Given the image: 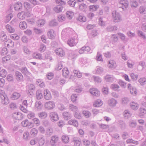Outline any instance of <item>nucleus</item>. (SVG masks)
Returning <instances> with one entry per match:
<instances>
[{
	"mask_svg": "<svg viewBox=\"0 0 146 146\" xmlns=\"http://www.w3.org/2000/svg\"><path fill=\"white\" fill-rule=\"evenodd\" d=\"M112 17L114 19V22H118L121 20V17L119 13L116 11H113L112 12Z\"/></svg>",
	"mask_w": 146,
	"mask_h": 146,
	"instance_id": "nucleus-2",
	"label": "nucleus"
},
{
	"mask_svg": "<svg viewBox=\"0 0 146 146\" xmlns=\"http://www.w3.org/2000/svg\"><path fill=\"white\" fill-rule=\"evenodd\" d=\"M61 139L62 142L65 143H68L69 141V137L66 135H63L61 137Z\"/></svg>",
	"mask_w": 146,
	"mask_h": 146,
	"instance_id": "nucleus-29",
	"label": "nucleus"
},
{
	"mask_svg": "<svg viewBox=\"0 0 146 146\" xmlns=\"http://www.w3.org/2000/svg\"><path fill=\"white\" fill-rule=\"evenodd\" d=\"M117 103V101L114 98L110 99L108 102V105L112 107H115Z\"/></svg>",
	"mask_w": 146,
	"mask_h": 146,
	"instance_id": "nucleus-11",
	"label": "nucleus"
},
{
	"mask_svg": "<svg viewBox=\"0 0 146 146\" xmlns=\"http://www.w3.org/2000/svg\"><path fill=\"white\" fill-rule=\"evenodd\" d=\"M33 57L35 58L38 59H42V57L40 54L35 53L33 54Z\"/></svg>",
	"mask_w": 146,
	"mask_h": 146,
	"instance_id": "nucleus-42",
	"label": "nucleus"
},
{
	"mask_svg": "<svg viewBox=\"0 0 146 146\" xmlns=\"http://www.w3.org/2000/svg\"><path fill=\"white\" fill-rule=\"evenodd\" d=\"M47 35L48 37L51 39L54 38L55 36V34L54 31L51 29L49 30L47 33Z\"/></svg>",
	"mask_w": 146,
	"mask_h": 146,
	"instance_id": "nucleus-21",
	"label": "nucleus"
},
{
	"mask_svg": "<svg viewBox=\"0 0 146 146\" xmlns=\"http://www.w3.org/2000/svg\"><path fill=\"white\" fill-rule=\"evenodd\" d=\"M19 27L22 29H26L27 27L26 23L25 21L21 22L19 24Z\"/></svg>",
	"mask_w": 146,
	"mask_h": 146,
	"instance_id": "nucleus-38",
	"label": "nucleus"
},
{
	"mask_svg": "<svg viewBox=\"0 0 146 146\" xmlns=\"http://www.w3.org/2000/svg\"><path fill=\"white\" fill-rule=\"evenodd\" d=\"M69 124L72 125L75 127H77L78 125V123L77 121L74 119H71L68 121Z\"/></svg>",
	"mask_w": 146,
	"mask_h": 146,
	"instance_id": "nucleus-30",
	"label": "nucleus"
},
{
	"mask_svg": "<svg viewBox=\"0 0 146 146\" xmlns=\"http://www.w3.org/2000/svg\"><path fill=\"white\" fill-rule=\"evenodd\" d=\"M103 71V69L102 67L98 66L96 69V74H100L102 73Z\"/></svg>",
	"mask_w": 146,
	"mask_h": 146,
	"instance_id": "nucleus-51",
	"label": "nucleus"
},
{
	"mask_svg": "<svg viewBox=\"0 0 146 146\" xmlns=\"http://www.w3.org/2000/svg\"><path fill=\"white\" fill-rule=\"evenodd\" d=\"M7 36L4 33H2L0 36V40L1 41L3 42L7 41Z\"/></svg>",
	"mask_w": 146,
	"mask_h": 146,
	"instance_id": "nucleus-41",
	"label": "nucleus"
},
{
	"mask_svg": "<svg viewBox=\"0 0 146 146\" xmlns=\"http://www.w3.org/2000/svg\"><path fill=\"white\" fill-rule=\"evenodd\" d=\"M115 64V62L114 61L111 60L109 61L108 67L110 68H112L114 67Z\"/></svg>",
	"mask_w": 146,
	"mask_h": 146,
	"instance_id": "nucleus-53",
	"label": "nucleus"
},
{
	"mask_svg": "<svg viewBox=\"0 0 146 146\" xmlns=\"http://www.w3.org/2000/svg\"><path fill=\"white\" fill-rule=\"evenodd\" d=\"M34 125L33 123L29 121L28 120L26 125V127H27L28 128L30 129L33 127Z\"/></svg>",
	"mask_w": 146,
	"mask_h": 146,
	"instance_id": "nucleus-61",
	"label": "nucleus"
},
{
	"mask_svg": "<svg viewBox=\"0 0 146 146\" xmlns=\"http://www.w3.org/2000/svg\"><path fill=\"white\" fill-rule=\"evenodd\" d=\"M129 125L131 128H134L137 125V123L134 120H131L129 123Z\"/></svg>",
	"mask_w": 146,
	"mask_h": 146,
	"instance_id": "nucleus-40",
	"label": "nucleus"
},
{
	"mask_svg": "<svg viewBox=\"0 0 146 146\" xmlns=\"http://www.w3.org/2000/svg\"><path fill=\"white\" fill-rule=\"evenodd\" d=\"M53 130L51 128H48L47 130L46 135L47 136H50L53 133Z\"/></svg>",
	"mask_w": 146,
	"mask_h": 146,
	"instance_id": "nucleus-63",
	"label": "nucleus"
},
{
	"mask_svg": "<svg viewBox=\"0 0 146 146\" xmlns=\"http://www.w3.org/2000/svg\"><path fill=\"white\" fill-rule=\"evenodd\" d=\"M138 81L141 85H143L146 84V78H141Z\"/></svg>",
	"mask_w": 146,
	"mask_h": 146,
	"instance_id": "nucleus-57",
	"label": "nucleus"
},
{
	"mask_svg": "<svg viewBox=\"0 0 146 146\" xmlns=\"http://www.w3.org/2000/svg\"><path fill=\"white\" fill-rule=\"evenodd\" d=\"M139 113L140 115H143L146 114V109L145 108L141 107L139 109Z\"/></svg>",
	"mask_w": 146,
	"mask_h": 146,
	"instance_id": "nucleus-64",
	"label": "nucleus"
},
{
	"mask_svg": "<svg viewBox=\"0 0 146 146\" xmlns=\"http://www.w3.org/2000/svg\"><path fill=\"white\" fill-rule=\"evenodd\" d=\"M82 113L86 118H88L91 115V113L88 111H83Z\"/></svg>",
	"mask_w": 146,
	"mask_h": 146,
	"instance_id": "nucleus-49",
	"label": "nucleus"
},
{
	"mask_svg": "<svg viewBox=\"0 0 146 146\" xmlns=\"http://www.w3.org/2000/svg\"><path fill=\"white\" fill-rule=\"evenodd\" d=\"M35 106L37 110H40L42 108V105L40 102H36L35 103Z\"/></svg>",
	"mask_w": 146,
	"mask_h": 146,
	"instance_id": "nucleus-44",
	"label": "nucleus"
},
{
	"mask_svg": "<svg viewBox=\"0 0 146 146\" xmlns=\"http://www.w3.org/2000/svg\"><path fill=\"white\" fill-rule=\"evenodd\" d=\"M55 52L57 55L62 57L65 55V52L62 48H57L55 50Z\"/></svg>",
	"mask_w": 146,
	"mask_h": 146,
	"instance_id": "nucleus-12",
	"label": "nucleus"
},
{
	"mask_svg": "<svg viewBox=\"0 0 146 146\" xmlns=\"http://www.w3.org/2000/svg\"><path fill=\"white\" fill-rule=\"evenodd\" d=\"M4 45L6 47H13L14 46V42L11 40L9 39L5 42Z\"/></svg>",
	"mask_w": 146,
	"mask_h": 146,
	"instance_id": "nucleus-16",
	"label": "nucleus"
},
{
	"mask_svg": "<svg viewBox=\"0 0 146 146\" xmlns=\"http://www.w3.org/2000/svg\"><path fill=\"white\" fill-rule=\"evenodd\" d=\"M118 124L119 127L121 130H123L125 129L126 127V124L124 121L121 120H119L118 121Z\"/></svg>",
	"mask_w": 146,
	"mask_h": 146,
	"instance_id": "nucleus-22",
	"label": "nucleus"
},
{
	"mask_svg": "<svg viewBox=\"0 0 146 146\" xmlns=\"http://www.w3.org/2000/svg\"><path fill=\"white\" fill-rule=\"evenodd\" d=\"M63 8V7L61 5H57L54 8V10L56 12L59 13L62 11Z\"/></svg>",
	"mask_w": 146,
	"mask_h": 146,
	"instance_id": "nucleus-39",
	"label": "nucleus"
},
{
	"mask_svg": "<svg viewBox=\"0 0 146 146\" xmlns=\"http://www.w3.org/2000/svg\"><path fill=\"white\" fill-rule=\"evenodd\" d=\"M1 99V102L2 104L6 105L9 103V100L6 94L0 98Z\"/></svg>",
	"mask_w": 146,
	"mask_h": 146,
	"instance_id": "nucleus-6",
	"label": "nucleus"
},
{
	"mask_svg": "<svg viewBox=\"0 0 146 146\" xmlns=\"http://www.w3.org/2000/svg\"><path fill=\"white\" fill-rule=\"evenodd\" d=\"M117 27L115 26H109L106 28L107 31L109 32L115 31L117 30Z\"/></svg>",
	"mask_w": 146,
	"mask_h": 146,
	"instance_id": "nucleus-36",
	"label": "nucleus"
},
{
	"mask_svg": "<svg viewBox=\"0 0 146 146\" xmlns=\"http://www.w3.org/2000/svg\"><path fill=\"white\" fill-rule=\"evenodd\" d=\"M20 70L26 76L30 75L31 73L28 71L27 68L26 67H23L20 68Z\"/></svg>",
	"mask_w": 146,
	"mask_h": 146,
	"instance_id": "nucleus-18",
	"label": "nucleus"
},
{
	"mask_svg": "<svg viewBox=\"0 0 146 146\" xmlns=\"http://www.w3.org/2000/svg\"><path fill=\"white\" fill-rule=\"evenodd\" d=\"M13 17L12 13H10L7 15L6 17V19L4 20V22L7 23Z\"/></svg>",
	"mask_w": 146,
	"mask_h": 146,
	"instance_id": "nucleus-48",
	"label": "nucleus"
},
{
	"mask_svg": "<svg viewBox=\"0 0 146 146\" xmlns=\"http://www.w3.org/2000/svg\"><path fill=\"white\" fill-rule=\"evenodd\" d=\"M25 13V12L24 11L19 13L17 15L18 17L21 19H24L25 17V15H24Z\"/></svg>",
	"mask_w": 146,
	"mask_h": 146,
	"instance_id": "nucleus-54",
	"label": "nucleus"
},
{
	"mask_svg": "<svg viewBox=\"0 0 146 146\" xmlns=\"http://www.w3.org/2000/svg\"><path fill=\"white\" fill-rule=\"evenodd\" d=\"M130 4L131 7L133 8L137 7L138 5L137 2L135 0H131Z\"/></svg>",
	"mask_w": 146,
	"mask_h": 146,
	"instance_id": "nucleus-45",
	"label": "nucleus"
},
{
	"mask_svg": "<svg viewBox=\"0 0 146 146\" xmlns=\"http://www.w3.org/2000/svg\"><path fill=\"white\" fill-rule=\"evenodd\" d=\"M93 78L94 81L95 82L101 83L102 81L101 78L99 76H93Z\"/></svg>",
	"mask_w": 146,
	"mask_h": 146,
	"instance_id": "nucleus-55",
	"label": "nucleus"
},
{
	"mask_svg": "<svg viewBox=\"0 0 146 146\" xmlns=\"http://www.w3.org/2000/svg\"><path fill=\"white\" fill-rule=\"evenodd\" d=\"M5 28L10 33H13L15 31V29L9 24L5 26Z\"/></svg>",
	"mask_w": 146,
	"mask_h": 146,
	"instance_id": "nucleus-28",
	"label": "nucleus"
},
{
	"mask_svg": "<svg viewBox=\"0 0 146 146\" xmlns=\"http://www.w3.org/2000/svg\"><path fill=\"white\" fill-rule=\"evenodd\" d=\"M45 23V21L43 19L39 20L37 21L36 23L37 26L39 27H42Z\"/></svg>",
	"mask_w": 146,
	"mask_h": 146,
	"instance_id": "nucleus-52",
	"label": "nucleus"
},
{
	"mask_svg": "<svg viewBox=\"0 0 146 146\" xmlns=\"http://www.w3.org/2000/svg\"><path fill=\"white\" fill-rule=\"evenodd\" d=\"M33 122L36 126H38L40 124V122L38 119L35 118L32 119Z\"/></svg>",
	"mask_w": 146,
	"mask_h": 146,
	"instance_id": "nucleus-62",
	"label": "nucleus"
},
{
	"mask_svg": "<svg viewBox=\"0 0 146 146\" xmlns=\"http://www.w3.org/2000/svg\"><path fill=\"white\" fill-rule=\"evenodd\" d=\"M98 5H93L89 7V10L91 11H96L98 8Z\"/></svg>",
	"mask_w": 146,
	"mask_h": 146,
	"instance_id": "nucleus-50",
	"label": "nucleus"
},
{
	"mask_svg": "<svg viewBox=\"0 0 146 146\" xmlns=\"http://www.w3.org/2000/svg\"><path fill=\"white\" fill-rule=\"evenodd\" d=\"M63 118L66 120L70 119L71 117V114L66 111H65L63 113Z\"/></svg>",
	"mask_w": 146,
	"mask_h": 146,
	"instance_id": "nucleus-24",
	"label": "nucleus"
},
{
	"mask_svg": "<svg viewBox=\"0 0 146 146\" xmlns=\"http://www.w3.org/2000/svg\"><path fill=\"white\" fill-rule=\"evenodd\" d=\"M62 75L65 77H66L69 74V72L68 69L66 68H64L62 70Z\"/></svg>",
	"mask_w": 146,
	"mask_h": 146,
	"instance_id": "nucleus-37",
	"label": "nucleus"
},
{
	"mask_svg": "<svg viewBox=\"0 0 146 146\" xmlns=\"http://www.w3.org/2000/svg\"><path fill=\"white\" fill-rule=\"evenodd\" d=\"M38 116L40 118L44 119L47 117V114L46 112L42 111L38 113Z\"/></svg>",
	"mask_w": 146,
	"mask_h": 146,
	"instance_id": "nucleus-27",
	"label": "nucleus"
},
{
	"mask_svg": "<svg viewBox=\"0 0 146 146\" xmlns=\"http://www.w3.org/2000/svg\"><path fill=\"white\" fill-rule=\"evenodd\" d=\"M81 139L77 137H74L73 139V142L74 143V146H80L81 144Z\"/></svg>",
	"mask_w": 146,
	"mask_h": 146,
	"instance_id": "nucleus-19",
	"label": "nucleus"
},
{
	"mask_svg": "<svg viewBox=\"0 0 146 146\" xmlns=\"http://www.w3.org/2000/svg\"><path fill=\"white\" fill-rule=\"evenodd\" d=\"M103 104L102 101L100 100H96L93 104L94 107H99L101 106Z\"/></svg>",
	"mask_w": 146,
	"mask_h": 146,
	"instance_id": "nucleus-31",
	"label": "nucleus"
},
{
	"mask_svg": "<svg viewBox=\"0 0 146 146\" xmlns=\"http://www.w3.org/2000/svg\"><path fill=\"white\" fill-rule=\"evenodd\" d=\"M130 76L133 81H135L137 79L138 75L134 73H131L130 74Z\"/></svg>",
	"mask_w": 146,
	"mask_h": 146,
	"instance_id": "nucleus-60",
	"label": "nucleus"
},
{
	"mask_svg": "<svg viewBox=\"0 0 146 146\" xmlns=\"http://www.w3.org/2000/svg\"><path fill=\"white\" fill-rule=\"evenodd\" d=\"M36 98L38 100L41 99L43 97L42 91L40 90H38L36 92Z\"/></svg>",
	"mask_w": 146,
	"mask_h": 146,
	"instance_id": "nucleus-23",
	"label": "nucleus"
},
{
	"mask_svg": "<svg viewBox=\"0 0 146 146\" xmlns=\"http://www.w3.org/2000/svg\"><path fill=\"white\" fill-rule=\"evenodd\" d=\"M130 104L131 109L134 110H137L139 106V105L138 104L134 102H131Z\"/></svg>",
	"mask_w": 146,
	"mask_h": 146,
	"instance_id": "nucleus-15",
	"label": "nucleus"
},
{
	"mask_svg": "<svg viewBox=\"0 0 146 146\" xmlns=\"http://www.w3.org/2000/svg\"><path fill=\"white\" fill-rule=\"evenodd\" d=\"M111 39L112 40V43L114 44L117 42L118 38L115 35H113L111 37Z\"/></svg>",
	"mask_w": 146,
	"mask_h": 146,
	"instance_id": "nucleus-58",
	"label": "nucleus"
},
{
	"mask_svg": "<svg viewBox=\"0 0 146 146\" xmlns=\"http://www.w3.org/2000/svg\"><path fill=\"white\" fill-rule=\"evenodd\" d=\"M105 79L106 82H112L114 80V77L112 75H107L106 76Z\"/></svg>",
	"mask_w": 146,
	"mask_h": 146,
	"instance_id": "nucleus-25",
	"label": "nucleus"
},
{
	"mask_svg": "<svg viewBox=\"0 0 146 146\" xmlns=\"http://www.w3.org/2000/svg\"><path fill=\"white\" fill-rule=\"evenodd\" d=\"M90 92L91 94L96 96H98L100 94V91L97 89L94 88L90 89Z\"/></svg>",
	"mask_w": 146,
	"mask_h": 146,
	"instance_id": "nucleus-10",
	"label": "nucleus"
},
{
	"mask_svg": "<svg viewBox=\"0 0 146 146\" xmlns=\"http://www.w3.org/2000/svg\"><path fill=\"white\" fill-rule=\"evenodd\" d=\"M38 132V131L37 129L35 128H33L31 129L30 133L32 136L35 137L36 135Z\"/></svg>",
	"mask_w": 146,
	"mask_h": 146,
	"instance_id": "nucleus-47",
	"label": "nucleus"
},
{
	"mask_svg": "<svg viewBox=\"0 0 146 146\" xmlns=\"http://www.w3.org/2000/svg\"><path fill=\"white\" fill-rule=\"evenodd\" d=\"M44 98L46 100H49L51 98V95L50 92L47 89L44 90Z\"/></svg>",
	"mask_w": 146,
	"mask_h": 146,
	"instance_id": "nucleus-8",
	"label": "nucleus"
},
{
	"mask_svg": "<svg viewBox=\"0 0 146 146\" xmlns=\"http://www.w3.org/2000/svg\"><path fill=\"white\" fill-rule=\"evenodd\" d=\"M59 139L58 136L57 135L52 136L51 138L50 143L52 146H55L56 143L58 142Z\"/></svg>",
	"mask_w": 146,
	"mask_h": 146,
	"instance_id": "nucleus-5",
	"label": "nucleus"
},
{
	"mask_svg": "<svg viewBox=\"0 0 146 146\" xmlns=\"http://www.w3.org/2000/svg\"><path fill=\"white\" fill-rule=\"evenodd\" d=\"M49 117L51 121L55 122L59 119V117L57 113L56 112H52L49 113Z\"/></svg>",
	"mask_w": 146,
	"mask_h": 146,
	"instance_id": "nucleus-1",
	"label": "nucleus"
},
{
	"mask_svg": "<svg viewBox=\"0 0 146 146\" xmlns=\"http://www.w3.org/2000/svg\"><path fill=\"white\" fill-rule=\"evenodd\" d=\"M23 5L22 3L20 2H17L14 5V8L16 11H19L22 9Z\"/></svg>",
	"mask_w": 146,
	"mask_h": 146,
	"instance_id": "nucleus-17",
	"label": "nucleus"
},
{
	"mask_svg": "<svg viewBox=\"0 0 146 146\" xmlns=\"http://www.w3.org/2000/svg\"><path fill=\"white\" fill-rule=\"evenodd\" d=\"M15 75L16 79L18 81H22L23 80V77L21 72L18 71L16 72Z\"/></svg>",
	"mask_w": 146,
	"mask_h": 146,
	"instance_id": "nucleus-14",
	"label": "nucleus"
},
{
	"mask_svg": "<svg viewBox=\"0 0 146 146\" xmlns=\"http://www.w3.org/2000/svg\"><path fill=\"white\" fill-rule=\"evenodd\" d=\"M90 48L88 46L82 47L79 51V52L80 54L84 52L86 53V52H88L90 50Z\"/></svg>",
	"mask_w": 146,
	"mask_h": 146,
	"instance_id": "nucleus-20",
	"label": "nucleus"
},
{
	"mask_svg": "<svg viewBox=\"0 0 146 146\" xmlns=\"http://www.w3.org/2000/svg\"><path fill=\"white\" fill-rule=\"evenodd\" d=\"M119 3L122 5L121 7L123 10H126L128 7L129 3L127 0H121Z\"/></svg>",
	"mask_w": 146,
	"mask_h": 146,
	"instance_id": "nucleus-4",
	"label": "nucleus"
},
{
	"mask_svg": "<svg viewBox=\"0 0 146 146\" xmlns=\"http://www.w3.org/2000/svg\"><path fill=\"white\" fill-rule=\"evenodd\" d=\"M74 13L72 11H67L66 13V16L69 19H71L73 17Z\"/></svg>",
	"mask_w": 146,
	"mask_h": 146,
	"instance_id": "nucleus-46",
	"label": "nucleus"
},
{
	"mask_svg": "<svg viewBox=\"0 0 146 146\" xmlns=\"http://www.w3.org/2000/svg\"><path fill=\"white\" fill-rule=\"evenodd\" d=\"M128 88L130 90L131 94L133 95L136 96L137 94V90L135 88L132 86L130 84H128Z\"/></svg>",
	"mask_w": 146,
	"mask_h": 146,
	"instance_id": "nucleus-13",
	"label": "nucleus"
},
{
	"mask_svg": "<svg viewBox=\"0 0 146 146\" xmlns=\"http://www.w3.org/2000/svg\"><path fill=\"white\" fill-rule=\"evenodd\" d=\"M35 89L34 85L32 84H30L29 87L27 92L29 95H32Z\"/></svg>",
	"mask_w": 146,
	"mask_h": 146,
	"instance_id": "nucleus-7",
	"label": "nucleus"
},
{
	"mask_svg": "<svg viewBox=\"0 0 146 146\" xmlns=\"http://www.w3.org/2000/svg\"><path fill=\"white\" fill-rule=\"evenodd\" d=\"M37 141L39 146H42L45 142L44 138L42 136H41L38 137L37 138Z\"/></svg>",
	"mask_w": 146,
	"mask_h": 146,
	"instance_id": "nucleus-26",
	"label": "nucleus"
},
{
	"mask_svg": "<svg viewBox=\"0 0 146 146\" xmlns=\"http://www.w3.org/2000/svg\"><path fill=\"white\" fill-rule=\"evenodd\" d=\"M14 114H16V116L15 117V118L17 120H21L23 118V115L21 113H15Z\"/></svg>",
	"mask_w": 146,
	"mask_h": 146,
	"instance_id": "nucleus-43",
	"label": "nucleus"
},
{
	"mask_svg": "<svg viewBox=\"0 0 146 146\" xmlns=\"http://www.w3.org/2000/svg\"><path fill=\"white\" fill-rule=\"evenodd\" d=\"M137 33L139 37L144 39H146V36L145 34L142 31L138 30L137 32Z\"/></svg>",
	"mask_w": 146,
	"mask_h": 146,
	"instance_id": "nucleus-35",
	"label": "nucleus"
},
{
	"mask_svg": "<svg viewBox=\"0 0 146 146\" xmlns=\"http://www.w3.org/2000/svg\"><path fill=\"white\" fill-rule=\"evenodd\" d=\"M77 40L73 38L69 39L67 42V44L70 46H73L76 45L77 43Z\"/></svg>",
	"mask_w": 146,
	"mask_h": 146,
	"instance_id": "nucleus-9",
	"label": "nucleus"
},
{
	"mask_svg": "<svg viewBox=\"0 0 146 146\" xmlns=\"http://www.w3.org/2000/svg\"><path fill=\"white\" fill-rule=\"evenodd\" d=\"M77 56V53L74 51H73L70 53L69 57L71 59L73 60L76 58Z\"/></svg>",
	"mask_w": 146,
	"mask_h": 146,
	"instance_id": "nucleus-34",
	"label": "nucleus"
},
{
	"mask_svg": "<svg viewBox=\"0 0 146 146\" xmlns=\"http://www.w3.org/2000/svg\"><path fill=\"white\" fill-rule=\"evenodd\" d=\"M58 23L56 19H53L50 21L49 23V25L50 27H55L57 26Z\"/></svg>",
	"mask_w": 146,
	"mask_h": 146,
	"instance_id": "nucleus-33",
	"label": "nucleus"
},
{
	"mask_svg": "<svg viewBox=\"0 0 146 146\" xmlns=\"http://www.w3.org/2000/svg\"><path fill=\"white\" fill-rule=\"evenodd\" d=\"M21 96L19 93L15 92H14L11 96V98L13 100L18 99Z\"/></svg>",
	"mask_w": 146,
	"mask_h": 146,
	"instance_id": "nucleus-32",
	"label": "nucleus"
},
{
	"mask_svg": "<svg viewBox=\"0 0 146 146\" xmlns=\"http://www.w3.org/2000/svg\"><path fill=\"white\" fill-rule=\"evenodd\" d=\"M55 106V104L52 101L46 102L45 104V108L47 110L52 109Z\"/></svg>",
	"mask_w": 146,
	"mask_h": 146,
	"instance_id": "nucleus-3",
	"label": "nucleus"
},
{
	"mask_svg": "<svg viewBox=\"0 0 146 146\" xmlns=\"http://www.w3.org/2000/svg\"><path fill=\"white\" fill-rule=\"evenodd\" d=\"M7 71L5 69H3L0 71V76L3 78L5 77L7 74Z\"/></svg>",
	"mask_w": 146,
	"mask_h": 146,
	"instance_id": "nucleus-56",
	"label": "nucleus"
},
{
	"mask_svg": "<svg viewBox=\"0 0 146 146\" xmlns=\"http://www.w3.org/2000/svg\"><path fill=\"white\" fill-rule=\"evenodd\" d=\"M76 3L75 0H70L68 1V5L72 7H74Z\"/></svg>",
	"mask_w": 146,
	"mask_h": 146,
	"instance_id": "nucleus-59",
	"label": "nucleus"
}]
</instances>
